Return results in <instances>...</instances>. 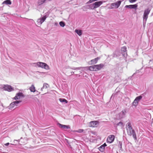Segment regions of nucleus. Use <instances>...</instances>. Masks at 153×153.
Returning a JSON list of instances; mask_svg holds the SVG:
<instances>
[{"mask_svg": "<svg viewBox=\"0 0 153 153\" xmlns=\"http://www.w3.org/2000/svg\"><path fill=\"white\" fill-rule=\"evenodd\" d=\"M126 128L128 135L130 136H132L134 140H136L137 138L135 132L133 129L131 123L130 122L126 124Z\"/></svg>", "mask_w": 153, "mask_h": 153, "instance_id": "obj_1", "label": "nucleus"}, {"mask_svg": "<svg viewBox=\"0 0 153 153\" xmlns=\"http://www.w3.org/2000/svg\"><path fill=\"white\" fill-rule=\"evenodd\" d=\"M151 9L149 8L146 9L144 11L143 18V25L145 26L146 21L148 18V16L149 13Z\"/></svg>", "mask_w": 153, "mask_h": 153, "instance_id": "obj_2", "label": "nucleus"}, {"mask_svg": "<svg viewBox=\"0 0 153 153\" xmlns=\"http://www.w3.org/2000/svg\"><path fill=\"white\" fill-rule=\"evenodd\" d=\"M144 95V94H141L140 96H138L136 98L132 103V105L135 106H136L138 104V102L140 100L142 99L143 96Z\"/></svg>", "mask_w": 153, "mask_h": 153, "instance_id": "obj_3", "label": "nucleus"}, {"mask_svg": "<svg viewBox=\"0 0 153 153\" xmlns=\"http://www.w3.org/2000/svg\"><path fill=\"white\" fill-rule=\"evenodd\" d=\"M49 87V85L47 83L44 84L43 86L41 88L42 91H44L43 94L47 93L48 91V89Z\"/></svg>", "mask_w": 153, "mask_h": 153, "instance_id": "obj_4", "label": "nucleus"}, {"mask_svg": "<svg viewBox=\"0 0 153 153\" xmlns=\"http://www.w3.org/2000/svg\"><path fill=\"white\" fill-rule=\"evenodd\" d=\"M37 64L39 67H41L42 68H44L46 69H49V66L45 63L39 62L37 63Z\"/></svg>", "mask_w": 153, "mask_h": 153, "instance_id": "obj_5", "label": "nucleus"}, {"mask_svg": "<svg viewBox=\"0 0 153 153\" xmlns=\"http://www.w3.org/2000/svg\"><path fill=\"white\" fill-rule=\"evenodd\" d=\"M121 1H118L115 3H112L111 4V8H117L120 6Z\"/></svg>", "mask_w": 153, "mask_h": 153, "instance_id": "obj_6", "label": "nucleus"}, {"mask_svg": "<svg viewBox=\"0 0 153 153\" xmlns=\"http://www.w3.org/2000/svg\"><path fill=\"white\" fill-rule=\"evenodd\" d=\"M3 88L4 90L9 92H10L14 91V89L12 86L9 85H4Z\"/></svg>", "mask_w": 153, "mask_h": 153, "instance_id": "obj_7", "label": "nucleus"}, {"mask_svg": "<svg viewBox=\"0 0 153 153\" xmlns=\"http://www.w3.org/2000/svg\"><path fill=\"white\" fill-rule=\"evenodd\" d=\"M24 97V95L22 93L19 92L16 94V96L13 99L15 100L20 99Z\"/></svg>", "mask_w": 153, "mask_h": 153, "instance_id": "obj_8", "label": "nucleus"}, {"mask_svg": "<svg viewBox=\"0 0 153 153\" xmlns=\"http://www.w3.org/2000/svg\"><path fill=\"white\" fill-rule=\"evenodd\" d=\"M115 136L114 135H111L108 136L107 138V142L109 143H111L113 142L114 140Z\"/></svg>", "mask_w": 153, "mask_h": 153, "instance_id": "obj_9", "label": "nucleus"}, {"mask_svg": "<svg viewBox=\"0 0 153 153\" xmlns=\"http://www.w3.org/2000/svg\"><path fill=\"white\" fill-rule=\"evenodd\" d=\"M46 17L45 16H43L42 18L38 19L37 21V24L38 25H41L42 23L45 20Z\"/></svg>", "mask_w": 153, "mask_h": 153, "instance_id": "obj_10", "label": "nucleus"}, {"mask_svg": "<svg viewBox=\"0 0 153 153\" xmlns=\"http://www.w3.org/2000/svg\"><path fill=\"white\" fill-rule=\"evenodd\" d=\"M126 49V47L125 46L122 47L121 49L122 55L125 57H126L127 55V53L126 52L127 51Z\"/></svg>", "mask_w": 153, "mask_h": 153, "instance_id": "obj_11", "label": "nucleus"}, {"mask_svg": "<svg viewBox=\"0 0 153 153\" xmlns=\"http://www.w3.org/2000/svg\"><path fill=\"white\" fill-rule=\"evenodd\" d=\"M21 102V101H17L13 102L10 104V108H14L15 106H17L18 104Z\"/></svg>", "mask_w": 153, "mask_h": 153, "instance_id": "obj_12", "label": "nucleus"}, {"mask_svg": "<svg viewBox=\"0 0 153 153\" xmlns=\"http://www.w3.org/2000/svg\"><path fill=\"white\" fill-rule=\"evenodd\" d=\"M138 6L137 4H136L133 5H126L125 6V8H128L129 9H137Z\"/></svg>", "mask_w": 153, "mask_h": 153, "instance_id": "obj_13", "label": "nucleus"}, {"mask_svg": "<svg viewBox=\"0 0 153 153\" xmlns=\"http://www.w3.org/2000/svg\"><path fill=\"white\" fill-rule=\"evenodd\" d=\"M105 143L103 144L101 146L99 147L98 149L101 152H103L105 149V147L107 146Z\"/></svg>", "mask_w": 153, "mask_h": 153, "instance_id": "obj_14", "label": "nucleus"}, {"mask_svg": "<svg viewBox=\"0 0 153 153\" xmlns=\"http://www.w3.org/2000/svg\"><path fill=\"white\" fill-rule=\"evenodd\" d=\"M58 125L59 127L63 129H69L70 128V126L69 125H62L59 123H58Z\"/></svg>", "mask_w": 153, "mask_h": 153, "instance_id": "obj_15", "label": "nucleus"}, {"mask_svg": "<svg viewBox=\"0 0 153 153\" xmlns=\"http://www.w3.org/2000/svg\"><path fill=\"white\" fill-rule=\"evenodd\" d=\"M104 66V65L103 64H100L99 65H96V69H97L98 70H100Z\"/></svg>", "mask_w": 153, "mask_h": 153, "instance_id": "obj_16", "label": "nucleus"}, {"mask_svg": "<svg viewBox=\"0 0 153 153\" xmlns=\"http://www.w3.org/2000/svg\"><path fill=\"white\" fill-rule=\"evenodd\" d=\"M126 113V111L125 110L122 111L120 113V117L121 118L123 117H124Z\"/></svg>", "mask_w": 153, "mask_h": 153, "instance_id": "obj_17", "label": "nucleus"}, {"mask_svg": "<svg viewBox=\"0 0 153 153\" xmlns=\"http://www.w3.org/2000/svg\"><path fill=\"white\" fill-rule=\"evenodd\" d=\"M96 125V121H92L89 123V126L90 127H94Z\"/></svg>", "mask_w": 153, "mask_h": 153, "instance_id": "obj_18", "label": "nucleus"}, {"mask_svg": "<svg viewBox=\"0 0 153 153\" xmlns=\"http://www.w3.org/2000/svg\"><path fill=\"white\" fill-rule=\"evenodd\" d=\"M75 32L79 36H81L82 34V31L81 30H78L76 29Z\"/></svg>", "mask_w": 153, "mask_h": 153, "instance_id": "obj_19", "label": "nucleus"}, {"mask_svg": "<svg viewBox=\"0 0 153 153\" xmlns=\"http://www.w3.org/2000/svg\"><path fill=\"white\" fill-rule=\"evenodd\" d=\"M2 4L10 5L11 4V2L10 0H7L4 1Z\"/></svg>", "mask_w": 153, "mask_h": 153, "instance_id": "obj_20", "label": "nucleus"}, {"mask_svg": "<svg viewBox=\"0 0 153 153\" xmlns=\"http://www.w3.org/2000/svg\"><path fill=\"white\" fill-rule=\"evenodd\" d=\"M30 89L31 91L35 92L36 91L35 87L33 85H32L30 87Z\"/></svg>", "mask_w": 153, "mask_h": 153, "instance_id": "obj_21", "label": "nucleus"}, {"mask_svg": "<svg viewBox=\"0 0 153 153\" xmlns=\"http://www.w3.org/2000/svg\"><path fill=\"white\" fill-rule=\"evenodd\" d=\"M88 68L90 71H94L96 69V65L91 66L89 67Z\"/></svg>", "mask_w": 153, "mask_h": 153, "instance_id": "obj_22", "label": "nucleus"}, {"mask_svg": "<svg viewBox=\"0 0 153 153\" xmlns=\"http://www.w3.org/2000/svg\"><path fill=\"white\" fill-rule=\"evenodd\" d=\"M102 3V1H96V8L99 7Z\"/></svg>", "mask_w": 153, "mask_h": 153, "instance_id": "obj_23", "label": "nucleus"}, {"mask_svg": "<svg viewBox=\"0 0 153 153\" xmlns=\"http://www.w3.org/2000/svg\"><path fill=\"white\" fill-rule=\"evenodd\" d=\"M90 7L91 9H94L96 7V2L91 4L90 5Z\"/></svg>", "mask_w": 153, "mask_h": 153, "instance_id": "obj_24", "label": "nucleus"}, {"mask_svg": "<svg viewBox=\"0 0 153 153\" xmlns=\"http://www.w3.org/2000/svg\"><path fill=\"white\" fill-rule=\"evenodd\" d=\"M46 0H39L38 2L39 5H41L45 2Z\"/></svg>", "mask_w": 153, "mask_h": 153, "instance_id": "obj_25", "label": "nucleus"}, {"mask_svg": "<svg viewBox=\"0 0 153 153\" xmlns=\"http://www.w3.org/2000/svg\"><path fill=\"white\" fill-rule=\"evenodd\" d=\"M84 130L83 129H79L77 130H74V132H78L79 133H82L83 132Z\"/></svg>", "mask_w": 153, "mask_h": 153, "instance_id": "obj_26", "label": "nucleus"}, {"mask_svg": "<svg viewBox=\"0 0 153 153\" xmlns=\"http://www.w3.org/2000/svg\"><path fill=\"white\" fill-rule=\"evenodd\" d=\"M59 101L61 102H65L66 103H67L68 102V101L64 99H62V98H59Z\"/></svg>", "mask_w": 153, "mask_h": 153, "instance_id": "obj_27", "label": "nucleus"}, {"mask_svg": "<svg viewBox=\"0 0 153 153\" xmlns=\"http://www.w3.org/2000/svg\"><path fill=\"white\" fill-rule=\"evenodd\" d=\"M59 24L60 26L62 27H64L65 25V22H60Z\"/></svg>", "mask_w": 153, "mask_h": 153, "instance_id": "obj_28", "label": "nucleus"}, {"mask_svg": "<svg viewBox=\"0 0 153 153\" xmlns=\"http://www.w3.org/2000/svg\"><path fill=\"white\" fill-rule=\"evenodd\" d=\"M118 144L119 145V146L120 148V149L121 150L122 148V143L121 141H119L118 142Z\"/></svg>", "mask_w": 153, "mask_h": 153, "instance_id": "obj_29", "label": "nucleus"}, {"mask_svg": "<svg viewBox=\"0 0 153 153\" xmlns=\"http://www.w3.org/2000/svg\"><path fill=\"white\" fill-rule=\"evenodd\" d=\"M117 125L118 126H123V123L120 122L117 124Z\"/></svg>", "mask_w": 153, "mask_h": 153, "instance_id": "obj_30", "label": "nucleus"}, {"mask_svg": "<svg viewBox=\"0 0 153 153\" xmlns=\"http://www.w3.org/2000/svg\"><path fill=\"white\" fill-rule=\"evenodd\" d=\"M96 1V0H90L87 3L88 4L91 3L93 2L94 1Z\"/></svg>", "mask_w": 153, "mask_h": 153, "instance_id": "obj_31", "label": "nucleus"}, {"mask_svg": "<svg viewBox=\"0 0 153 153\" xmlns=\"http://www.w3.org/2000/svg\"><path fill=\"white\" fill-rule=\"evenodd\" d=\"M137 0H129V1L130 3H133L135 2Z\"/></svg>", "mask_w": 153, "mask_h": 153, "instance_id": "obj_32", "label": "nucleus"}, {"mask_svg": "<svg viewBox=\"0 0 153 153\" xmlns=\"http://www.w3.org/2000/svg\"><path fill=\"white\" fill-rule=\"evenodd\" d=\"M9 144H10L9 143H6L4 145L5 146H8L9 145Z\"/></svg>", "mask_w": 153, "mask_h": 153, "instance_id": "obj_33", "label": "nucleus"}, {"mask_svg": "<svg viewBox=\"0 0 153 153\" xmlns=\"http://www.w3.org/2000/svg\"><path fill=\"white\" fill-rule=\"evenodd\" d=\"M100 57H97L96 58V61H97L98 60L100 59Z\"/></svg>", "mask_w": 153, "mask_h": 153, "instance_id": "obj_34", "label": "nucleus"}, {"mask_svg": "<svg viewBox=\"0 0 153 153\" xmlns=\"http://www.w3.org/2000/svg\"><path fill=\"white\" fill-rule=\"evenodd\" d=\"M96 125H97V124H98V123L99 122L98 121H96Z\"/></svg>", "mask_w": 153, "mask_h": 153, "instance_id": "obj_35", "label": "nucleus"}, {"mask_svg": "<svg viewBox=\"0 0 153 153\" xmlns=\"http://www.w3.org/2000/svg\"><path fill=\"white\" fill-rule=\"evenodd\" d=\"M116 56H115V54H114V57H116Z\"/></svg>", "mask_w": 153, "mask_h": 153, "instance_id": "obj_36", "label": "nucleus"}, {"mask_svg": "<svg viewBox=\"0 0 153 153\" xmlns=\"http://www.w3.org/2000/svg\"><path fill=\"white\" fill-rule=\"evenodd\" d=\"M86 69H88V67H85V68Z\"/></svg>", "mask_w": 153, "mask_h": 153, "instance_id": "obj_37", "label": "nucleus"}, {"mask_svg": "<svg viewBox=\"0 0 153 153\" xmlns=\"http://www.w3.org/2000/svg\"><path fill=\"white\" fill-rule=\"evenodd\" d=\"M131 77H132V76L130 77V79H131Z\"/></svg>", "mask_w": 153, "mask_h": 153, "instance_id": "obj_38", "label": "nucleus"}, {"mask_svg": "<svg viewBox=\"0 0 153 153\" xmlns=\"http://www.w3.org/2000/svg\"><path fill=\"white\" fill-rule=\"evenodd\" d=\"M98 89H99V88H98V89H97V90H98Z\"/></svg>", "mask_w": 153, "mask_h": 153, "instance_id": "obj_39", "label": "nucleus"}]
</instances>
